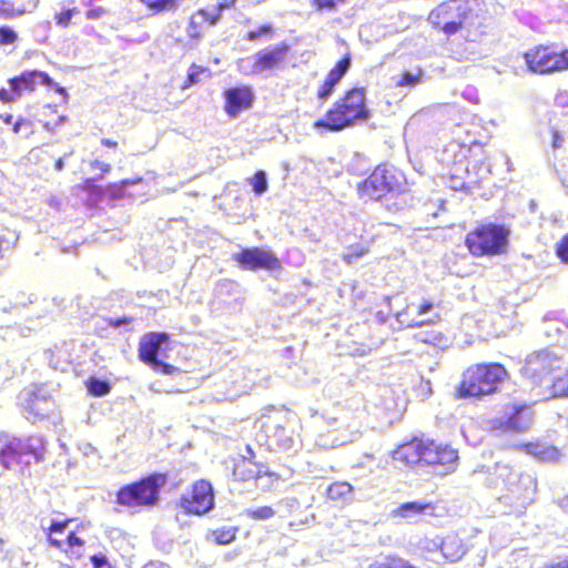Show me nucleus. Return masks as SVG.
Here are the masks:
<instances>
[{"label": "nucleus", "instance_id": "f257e3e1", "mask_svg": "<svg viewBox=\"0 0 568 568\" xmlns=\"http://www.w3.org/2000/svg\"><path fill=\"white\" fill-rule=\"evenodd\" d=\"M394 458L410 466H432L435 474L444 476L456 469L458 454L454 448L434 440L414 439L399 446L394 452Z\"/></svg>", "mask_w": 568, "mask_h": 568}, {"label": "nucleus", "instance_id": "f03ea898", "mask_svg": "<svg viewBox=\"0 0 568 568\" xmlns=\"http://www.w3.org/2000/svg\"><path fill=\"white\" fill-rule=\"evenodd\" d=\"M368 115L369 111L365 105L364 89L354 88L346 92L343 99L335 102L324 118L315 121L314 128L337 132L357 121L366 120Z\"/></svg>", "mask_w": 568, "mask_h": 568}, {"label": "nucleus", "instance_id": "7ed1b4c3", "mask_svg": "<svg viewBox=\"0 0 568 568\" xmlns=\"http://www.w3.org/2000/svg\"><path fill=\"white\" fill-rule=\"evenodd\" d=\"M508 377L501 364H478L468 367L456 389L458 398L483 397L497 392L499 385Z\"/></svg>", "mask_w": 568, "mask_h": 568}, {"label": "nucleus", "instance_id": "20e7f679", "mask_svg": "<svg viewBox=\"0 0 568 568\" xmlns=\"http://www.w3.org/2000/svg\"><path fill=\"white\" fill-rule=\"evenodd\" d=\"M361 199L386 201L392 197L398 199L405 193V178L393 166L378 165L372 174L358 184Z\"/></svg>", "mask_w": 568, "mask_h": 568}, {"label": "nucleus", "instance_id": "39448f33", "mask_svg": "<svg viewBox=\"0 0 568 568\" xmlns=\"http://www.w3.org/2000/svg\"><path fill=\"white\" fill-rule=\"evenodd\" d=\"M45 442L42 436L34 435L26 439L11 437L8 434L0 435V464L4 469L16 464L30 465L33 460L43 459Z\"/></svg>", "mask_w": 568, "mask_h": 568}, {"label": "nucleus", "instance_id": "423d86ee", "mask_svg": "<svg viewBox=\"0 0 568 568\" xmlns=\"http://www.w3.org/2000/svg\"><path fill=\"white\" fill-rule=\"evenodd\" d=\"M510 230L503 224L487 223L466 236L465 243L474 256L504 254L509 244Z\"/></svg>", "mask_w": 568, "mask_h": 568}, {"label": "nucleus", "instance_id": "0eeeda50", "mask_svg": "<svg viewBox=\"0 0 568 568\" xmlns=\"http://www.w3.org/2000/svg\"><path fill=\"white\" fill-rule=\"evenodd\" d=\"M165 483V474L153 473L124 485L116 493V504L126 508L152 507L158 503L160 489Z\"/></svg>", "mask_w": 568, "mask_h": 568}, {"label": "nucleus", "instance_id": "6e6552de", "mask_svg": "<svg viewBox=\"0 0 568 568\" xmlns=\"http://www.w3.org/2000/svg\"><path fill=\"white\" fill-rule=\"evenodd\" d=\"M474 16V0H447L432 10L429 23L446 34H455Z\"/></svg>", "mask_w": 568, "mask_h": 568}, {"label": "nucleus", "instance_id": "1a4fd4ad", "mask_svg": "<svg viewBox=\"0 0 568 568\" xmlns=\"http://www.w3.org/2000/svg\"><path fill=\"white\" fill-rule=\"evenodd\" d=\"M172 351L170 336L164 332H150L144 334L139 343V358L153 371L172 374L175 367L168 364V352Z\"/></svg>", "mask_w": 568, "mask_h": 568}, {"label": "nucleus", "instance_id": "9d476101", "mask_svg": "<svg viewBox=\"0 0 568 568\" xmlns=\"http://www.w3.org/2000/svg\"><path fill=\"white\" fill-rule=\"evenodd\" d=\"M267 436L270 447L283 452L295 450L298 446V437L295 434L292 422L284 415L268 416L262 424Z\"/></svg>", "mask_w": 568, "mask_h": 568}, {"label": "nucleus", "instance_id": "9b49d317", "mask_svg": "<svg viewBox=\"0 0 568 568\" xmlns=\"http://www.w3.org/2000/svg\"><path fill=\"white\" fill-rule=\"evenodd\" d=\"M233 483L254 480L255 486L267 490L277 480L275 473L271 471L268 466L256 460H251L247 456H241L233 466Z\"/></svg>", "mask_w": 568, "mask_h": 568}, {"label": "nucleus", "instance_id": "f8f14e48", "mask_svg": "<svg viewBox=\"0 0 568 568\" xmlns=\"http://www.w3.org/2000/svg\"><path fill=\"white\" fill-rule=\"evenodd\" d=\"M19 403L27 414V418L33 423L42 419L53 410L54 400L44 385H30L19 394Z\"/></svg>", "mask_w": 568, "mask_h": 568}, {"label": "nucleus", "instance_id": "ddd939ff", "mask_svg": "<svg viewBox=\"0 0 568 568\" xmlns=\"http://www.w3.org/2000/svg\"><path fill=\"white\" fill-rule=\"evenodd\" d=\"M232 258L245 271L257 272L264 270L272 273L282 270L280 258L271 248L266 247H245L233 253Z\"/></svg>", "mask_w": 568, "mask_h": 568}, {"label": "nucleus", "instance_id": "4468645a", "mask_svg": "<svg viewBox=\"0 0 568 568\" xmlns=\"http://www.w3.org/2000/svg\"><path fill=\"white\" fill-rule=\"evenodd\" d=\"M561 363V357L558 354L545 348L528 355L520 373L532 383L542 384L551 372L560 368Z\"/></svg>", "mask_w": 568, "mask_h": 568}, {"label": "nucleus", "instance_id": "2eb2a0df", "mask_svg": "<svg viewBox=\"0 0 568 568\" xmlns=\"http://www.w3.org/2000/svg\"><path fill=\"white\" fill-rule=\"evenodd\" d=\"M288 51L290 45L286 42L267 47L242 60L240 69L251 74H261L264 71L277 68L286 59Z\"/></svg>", "mask_w": 568, "mask_h": 568}, {"label": "nucleus", "instance_id": "dca6fc26", "mask_svg": "<svg viewBox=\"0 0 568 568\" xmlns=\"http://www.w3.org/2000/svg\"><path fill=\"white\" fill-rule=\"evenodd\" d=\"M180 508L187 515L203 516L214 508V491L210 481L200 479L190 493L180 498Z\"/></svg>", "mask_w": 568, "mask_h": 568}, {"label": "nucleus", "instance_id": "f3484780", "mask_svg": "<svg viewBox=\"0 0 568 568\" xmlns=\"http://www.w3.org/2000/svg\"><path fill=\"white\" fill-rule=\"evenodd\" d=\"M214 396L217 400H233L247 393L250 384L242 368H225L214 376Z\"/></svg>", "mask_w": 568, "mask_h": 568}, {"label": "nucleus", "instance_id": "a211bd4d", "mask_svg": "<svg viewBox=\"0 0 568 568\" xmlns=\"http://www.w3.org/2000/svg\"><path fill=\"white\" fill-rule=\"evenodd\" d=\"M10 91L2 88L0 89V101L11 102L20 98L24 91L31 92L36 89L37 84L50 87L52 79L48 73L32 70L22 72L19 77L9 80Z\"/></svg>", "mask_w": 568, "mask_h": 568}, {"label": "nucleus", "instance_id": "6ab92c4d", "mask_svg": "<svg viewBox=\"0 0 568 568\" xmlns=\"http://www.w3.org/2000/svg\"><path fill=\"white\" fill-rule=\"evenodd\" d=\"M532 423V412L526 405L506 407L504 415L493 422L494 429L504 432H526Z\"/></svg>", "mask_w": 568, "mask_h": 568}, {"label": "nucleus", "instance_id": "aec40b11", "mask_svg": "<svg viewBox=\"0 0 568 568\" xmlns=\"http://www.w3.org/2000/svg\"><path fill=\"white\" fill-rule=\"evenodd\" d=\"M230 7L226 1L220 2L210 9H200L190 18L186 33L192 40H199L206 24L215 26L222 12Z\"/></svg>", "mask_w": 568, "mask_h": 568}, {"label": "nucleus", "instance_id": "412c9836", "mask_svg": "<svg viewBox=\"0 0 568 568\" xmlns=\"http://www.w3.org/2000/svg\"><path fill=\"white\" fill-rule=\"evenodd\" d=\"M359 437L357 428H352L351 425L338 426L322 433L316 439V446L323 449H333L346 444L355 442Z\"/></svg>", "mask_w": 568, "mask_h": 568}, {"label": "nucleus", "instance_id": "4be33fe9", "mask_svg": "<svg viewBox=\"0 0 568 568\" xmlns=\"http://www.w3.org/2000/svg\"><path fill=\"white\" fill-rule=\"evenodd\" d=\"M225 112L231 118H236L243 110L251 108L254 93L247 87H236L224 92Z\"/></svg>", "mask_w": 568, "mask_h": 568}, {"label": "nucleus", "instance_id": "5701e85b", "mask_svg": "<svg viewBox=\"0 0 568 568\" xmlns=\"http://www.w3.org/2000/svg\"><path fill=\"white\" fill-rule=\"evenodd\" d=\"M506 489L520 505H525L532 499L535 493V480L528 474L518 473V478L504 481Z\"/></svg>", "mask_w": 568, "mask_h": 568}, {"label": "nucleus", "instance_id": "b1692460", "mask_svg": "<svg viewBox=\"0 0 568 568\" xmlns=\"http://www.w3.org/2000/svg\"><path fill=\"white\" fill-rule=\"evenodd\" d=\"M435 515V506L432 503H426L422 500L408 501L402 504L395 510H393V516L400 517L404 519H415L418 516H434Z\"/></svg>", "mask_w": 568, "mask_h": 568}, {"label": "nucleus", "instance_id": "393cba45", "mask_svg": "<svg viewBox=\"0 0 568 568\" xmlns=\"http://www.w3.org/2000/svg\"><path fill=\"white\" fill-rule=\"evenodd\" d=\"M214 297L219 301V303L225 304L227 306H231L232 302H234V306L239 305L240 284L229 278L219 281L214 287Z\"/></svg>", "mask_w": 568, "mask_h": 568}, {"label": "nucleus", "instance_id": "a878e982", "mask_svg": "<svg viewBox=\"0 0 568 568\" xmlns=\"http://www.w3.org/2000/svg\"><path fill=\"white\" fill-rule=\"evenodd\" d=\"M551 52L546 48L537 49L525 54L528 69L531 72L547 74L551 73Z\"/></svg>", "mask_w": 568, "mask_h": 568}, {"label": "nucleus", "instance_id": "bb28decb", "mask_svg": "<svg viewBox=\"0 0 568 568\" xmlns=\"http://www.w3.org/2000/svg\"><path fill=\"white\" fill-rule=\"evenodd\" d=\"M442 556L450 562L460 560L466 554L463 540L455 534L447 535L442 540Z\"/></svg>", "mask_w": 568, "mask_h": 568}, {"label": "nucleus", "instance_id": "cd10ccee", "mask_svg": "<svg viewBox=\"0 0 568 568\" xmlns=\"http://www.w3.org/2000/svg\"><path fill=\"white\" fill-rule=\"evenodd\" d=\"M525 449L527 454L534 456L540 462H557L560 457V452L557 447L545 443H528L525 445Z\"/></svg>", "mask_w": 568, "mask_h": 568}, {"label": "nucleus", "instance_id": "c85d7f7f", "mask_svg": "<svg viewBox=\"0 0 568 568\" xmlns=\"http://www.w3.org/2000/svg\"><path fill=\"white\" fill-rule=\"evenodd\" d=\"M327 497L342 504L351 503L354 499L353 487L346 481L333 483L327 488Z\"/></svg>", "mask_w": 568, "mask_h": 568}, {"label": "nucleus", "instance_id": "c756f323", "mask_svg": "<svg viewBox=\"0 0 568 568\" xmlns=\"http://www.w3.org/2000/svg\"><path fill=\"white\" fill-rule=\"evenodd\" d=\"M211 77V71L207 68L199 67L193 64L189 72L182 89H186L196 83H200L203 79H209Z\"/></svg>", "mask_w": 568, "mask_h": 568}, {"label": "nucleus", "instance_id": "7c9ffc66", "mask_svg": "<svg viewBox=\"0 0 568 568\" xmlns=\"http://www.w3.org/2000/svg\"><path fill=\"white\" fill-rule=\"evenodd\" d=\"M88 392L97 397H102L110 393L111 385L108 381L98 377H90L87 382Z\"/></svg>", "mask_w": 568, "mask_h": 568}, {"label": "nucleus", "instance_id": "2f4dec72", "mask_svg": "<svg viewBox=\"0 0 568 568\" xmlns=\"http://www.w3.org/2000/svg\"><path fill=\"white\" fill-rule=\"evenodd\" d=\"M396 320L397 322L406 327H418L423 326L425 324H434L439 320V315H435L434 318H429L426 321H417L415 318H409L408 316V310H403L400 312L396 313Z\"/></svg>", "mask_w": 568, "mask_h": 568}, {"label": "nucleus", "instance_id": "473e14b6", "mask_svg": "<svg viewBox=\"0 0 568 568\" xmlns=\"http://www.w3.org/2000/svg\"><path fill=\"white\" fill-rule=\"evenodd\" d=\"M196 364H197L196 361L192 362L190 359H185L183 366L180 365V381L183 378V376H181V374H184V376L186 378L191 379V383H189L186 385L187 387H191V388L196 387L204 379V375H196L193 377L187 376L189 374L194 373L196 371Z\"/></svg>", "mask_w": 568, "mask_h": 568}, {"label": "nucleus", "instance_id": "72a5a7b5", "mask_svg": "<svg viewBox=\"0 0 568 568\" xmlns=\"http://www.w3.org/2000/svg\"><path fill=\"white\" fill-rule=\"evenodd\" d=\"M368 252L367 246L357 243L349 245L343 254V261L347 264L355 263L358 258L363 257Z\"/></svg>", "mask_w": 568, "mask_h": 568}, {"label": "nucleus", "instance_id": "f704fd0d", "mask_svg": "<svg viewBox=\"0 0 568 568\" xmlns=\"http://www.w3.org/2000/svg\"><path fill=\"white\" fill-rule=\"evenodd\" d=\"M153 13L169 11L175 7L176 0H140Z\"/></svg>", "mask_w": 568, "mask_h": 568}, {"label": "nucleus", "instance_id": "c9c22d12", "mask_svg": "<svg viewBox=\"0 0 568 568\" xmlns=\"http://www.w3.org/2000/svg\"><path fill=\"white\" fill-rule=\"evenodd\" d=\"M250 183L252 185L253 192L257 196L263 195L268 189L267 175L262 170L257 171L253 175V178L250 180Z\"/></svg>", "mask_w": 568, "mask_h": 568}, {"label": "nucleus", "instance_id": "e433bc0d", "mask_svg": "<svg viewBox=\"0 0 568 568\" xmlns=\"http://www.w3.org/2000/svg\"><path fill=\"white\" fill-rule=\"evenodd\" d=\"M140 182H142L141 179H136V180L125 179V180H122L119 184H116V183L110 184L108 186V190H109L111 196H113L115 199H120V197L124 196L126 189L129 186L135 185Z\"/></svg>", "mask_w": 568, "mask_h": 568}, {"label": "nucleus", "instance_id": "4c0bfd02", "mask_svg": "<svg viewBox=\"0 0 568 568\" xmlns=\"http://www.w3.org/2000/svg\"><path fill=\"white\" fill-rule=\"evenodd\" d=\"M551 73L568 70V50L551 52Z\"/></svg>", "mask_w": 568, "mask_h": 568}, {"label": "nucleus", "instance_id": "58836bf2", "mask_svg": "<svg viewBox=\"0 0 568 568\" xmlns=\"http://www.w3.org/2000/svg\"><path fill=\"white\" fill-rule=\"evenodd\" d=\"M552 396L568 395V372L562 376H557L551 382Z\"/></svg>", "mask_w": 568, "mask_h": 568}, {"label": "nucleus", "instance_id": "ea45409f", "mask_svg": "<svg viewBox=\"0 0 568 568\" xmlns=\"http://www.w3.org/2000/svg\"><path fill=\"white\" fill-rule=\"evenodd\" d=\"M236 528L229 527L216 529L213 531V536L215 538L216 544L219 545H227L235 539Z\"/></svg>", "mask_w": 568, "mask_h": 568}, {"label": "nucleus", "instance_id": "a19ab883", "mask_svg": "<svg viewBox=\"0 0 568 568\" xmlns=\"http://www.w3.org/2000/svg\"><path fill=\"white\" fill-rule=\"evenodd\" d=\"M108 325L113 328H123L124 332L131 331L133 327L134 318L132 316H119V317H109L105 320Z\"/></svg>", "mask_w": 568, "mask_h": 568}, {"label": "nucleus", "instance_id": "79ce46f5", "mask_svg": "<svg viewBox=\"0 0 568 568\" xmlns=\"http://www.w3.org/2000/svg\"><path fill=\"white\" fill-rule=\"evenodd\" d=\"M494 474L503 483L507 481V479L518 478V471L514 470L510 466L500 463L496 464Z\"/></svg>", "mask_w": 568, "mask_h": 568}, {"label": "nucleus", "instance_id": "37998d69", "mask_svg": "<svg viewBox=\"0 0 568 568\" xmlns=\"http://www.w3.org/2000/svg\"><path fill=\"white\" fill-rule=\"evenodd\" d=\"M346 3V0H313L312 6L317 11L335 12L339 4Z\"/></svg>", "mask_w": 568, "mask_h": 568}, {"label": "nucleus", "instance_id": "c03bdc74", "mask_svg": "<svg viewBox=\"0 0 568 568\" xmlns=\"http://www.w3.org/2000/svg\"><path fill=\"white\" fill-rule=\"evenodd\" d=\"M247 515L255 520H266L275 515V510L270 506H263L256 509H248Z\"/></svg>", "mask_w": 568, "mask_h": 568}, {"label": "nucleus", "instance_id": "a18cd8bd", "mask_svg": "<svg viewBox=\"0 0 568 568\" xmlns=\"http://www.w3.org/2000/svg\"><path fill=\"white\" fill-rule=\"evenodd\" d=\"M18 13L17 7L11 0H0V17L4 19H12L20 17Z\"/></svg>", "mask_w": 568, "mask_h": 568}, {"label": "nucleus", "instance_id": "49530a36", "mask_svg": "<svg viewBox=\"0 0 568 568\" xmlns=\"http://www.w3.org/2000/svg\"><path fill=\"white\" fill-rule=\"evenodd\" d=\"M273 27L272 24H263L256 30H251L246 34V40L248 41H257L261 37H272Z\"/></svg>", "mask_w": 568, "mask_h": 568}, {"label": "nucleus", "instance_id": "de8ad7c7", "mask_svg": "<svg viewBox=\"0 0 568 568\" xmlns=\"http://www.w3.org/2000/svg\"><path fill=\"white\" fill-rule=\"evenodd\" d=\"M18 39L17 32L10 27H0V44H11Z\"/></svg>", "mask_w": 568, "mask_h": 568}, {"label": "nucleus", "instance_id": "09e8293b", "mask_svg": "<svg viewBox=\"0 0 568 568\" xmlns=\"http://www.w3.org/2000/svg\"><path fill=\"white\" fill-rule=\"evenodd\" d=\"M75 12H77V9H67L60 13H55L54 19H55L57 24L62 28L68 27Z\"/></svg>", "mask_w": 568, "mask_h": 568}, {"label": "nucleus", "instance_id": "8fccbe9b", "mask_svg": "<svg viewBox=\"0 0 568 568\" xmlns=\"http://www.w3.org/2000/svg\"><path fill=\"white\" fill-rule=\"evenodd\" d=\"M420 73L414 74L412 72H404L398 80L397 84L400 87H414L419 82Z\"/></svg>", "mask_w": 568, "mask_h": 568}, {"label": "nucleus", "instance_id": "3c124183", "mask_svg": "<svg viewBox=\"0 0 568 568\" xmlns=\"http://www.w3.org/2000/svg\"><path fill=\"white\" fill-rule=\"evenodd\" d=\"M351 63H352L351 54L347 53L344 55V58H342L336 63V65L333 69L335 71V73L339 74V77L343 78L346 74V72L348 71V69L351 68Z\"/></svg>", "mask_w": 568, "mask_h": 568}, {"label": "nucleus", "instance_id": "603ef678", "mask_svg": "<svg viewBox=\"0 0 568 568\" xmlns=\"http://www.w3.org/2000/svg\"><path fill=\"white\" fill-rule=\"evenodd\" d=\"M351 63H352L351 54L347 53L344 55V58H342L336 63V65L333 69L335 71V73L339 74V77L343 78L346 74V72L348 71V69L351 68Z\"/></svg>", "mask_w": 568, "mask_h": 568}, {"label": "nucleus", "instance_id": "864d4df0", "mask_svg": "<svg viewBox=\"0 0 568 568\" xmlns=\"http://www.w3.org/2000/svg\"><path fill=\"white\" fill-rule=\"evenodd\" d=\"M335 87V83L329 82V80L325 79L324 83L321 85L317 92L318 99H321L322 101H326L334 92Z\"/></svg>", "mask_w": 568, "mask_h": 568}, {"label": "nucleus", "instance_id": "5fc2aeb1", "mask_svg": "<svg viewBox=\"0 0 568 568\" xmlns=\"http://www.w3.org/2000/svg\"><path fill=\"white\" fill-rule=\"evenodd\" d=\"M90 562L93 568H109L111 567L109 559L103 554H95L90 557Z\"/></svg>", "mask_w": 568, "mask_h": 568}, {"label": "nucleus", "instance_id": "6e6d98bb", "mask_svg": "<svg viewBox=\"0 0 568 568\" xmlns=\"http://www.w3.org/2000/svg\"><path fill=\"white\" fill-rule=\"evenodd\" d=\"M557 255L562 262L568 263V235L564 236L558 244Z\"/></svg>", "mask_w": 568, "mask_h": 568}, {"label": "nucleus", "instance_id": "4d7b16f0", "mask_svg": "<svg viewBox=\"0 0 568 568\" xmlns=\"http://www.w3.org/2000/svg\"><path fill=\"white\" fill-rule=\"evenodd\" d=\"M106 13L103 7H91L87 12L85 17L90 20L101 19Z\"/></svg>", "mask_w": 568, "mask_h": 568}, {"label": "nucleus", "instance_id": "13d9d810", "mask_svg": "<svg viewBox=\"0 0 568 568\" xmlns=\"http://www.w3.org/2000/svg\"><path fill=\"white\" fill-rule=\"evenodd\" d=\"M442 540L440 538L437 539H425L423 541V548L428 551H435V550H442Z\"/></svg>", "mask_w": 568, "mask_h": 568}, {"label": "nucleus", "instance_id": "bf43d9fd", "mask_svg": "<svg viewBox=\"0 0 568 568\" xmlns=\"http://www.w3.org/2000/svg\"><path fill=\"white\" fill-rule=\"evenodd\" d=\"M68 545L70 547H81L84 545V541L75 535V532H70L67 538Z\"/></svg>", "mask_w": 568, "mask_h": 568}, {"label": "nucleus", "instance_id": "052dcab7", "mask_svg": "<svg viewBox=\"0 0 568 568\" xmlns=\"http://www.w3.org/2000/svg\"><path fill=\"white\" fill-rule=\"evenodd\" d=\"M67 527V523L64 521H58V520H52L51 523V526H50V530L52 532H62Z\"/></svg>", "mask_w": 568, "mask_h": 568}, {"label": "nucleus", "instance_id": "680f3d73", "mask_svg": "<svg viewBox=\"0 0 568 568\" xmlns=\"http://www.w3.org/2000/svg\"><path fill=\"white\" fill-rule=\"evenodd\" d=\"M562 143H564L562 136L560 135V133L558 131L555 130L552 132V148L559 149V148H561Z\"/></svg>", "mask_w": 568, "mask_h": 568}, {"label": "nucleus", "instance_id": "e2e57ef3", "mask_svg": "<svg viewBox=\"0 0 568 568\" xmlns=\"http://www.w3.org/2000/svg\"><path fill=\"white\" fill-rule=\"evenodd\" d=\"M434 308V304L432 302L425 301L419 307H418V315H424L429 313Z\"/></svg>", "mask_w": 568, "mask_h": 568}, {"label": "nucleus", "instance_id": "0e129e2a", "mask_svg": "<svg viewBox=\"0 0 568 568\" xmlns=\"http://www.w3.org/2000/svg\"><path fill=\"white\" fill-rule=\"evenodd\" d=\"M91 165H92L93 169H98V170H100L102 172H108L111 169L110 164L101 162V161H98V160L93 161L91 163Z\"/></svg>", "mask_w": 568, "mask_h": 568}, {"label": "nucleus", "instance_id": "69168bd1", "mask_svg": "<svg viewBox=\"0 0 568 568\" xmlns=\"http://www.w3.org/2000/svg\"><path fill=\"white\" fill-rule=\"evenodd\" d=\"M29 121L24 120V119H19L18 121H16L13 123V132L14 133H19L22 129V126L24 125H29Z\"/></svg>", "mask_w": 568, "mask_h": 568}, {"label": "nucleus", "instance_id": "338daca9", "mask_svg": "<svg viewBox=\"0 0 568 568\" xmlns=\"http://www.w3.org/2000/svg\"><path fill=\"white\" fill-rule=\"evenodd\" d=\"M326 79L329 80V82L337 84L342 80V77H339V74L335 73L334 69H332L328 72Z\"/></svg>", "mask_w": 568, "mask_h": 568}, {"label": "nucleus", "instance_id": "774afa93", "mask_svg": "<svg viewBox=\"0 0 568 568\" xmlns=\"http://www.w3.org/2000/svg\"><path fill=\"white\" fill-rule=\"evenodd\" d=\"M143 568H170V567L162 562H149V564L144 565Z\"/></svg>", "mask_w": 568, "mask_h": 568}]
</instances>
